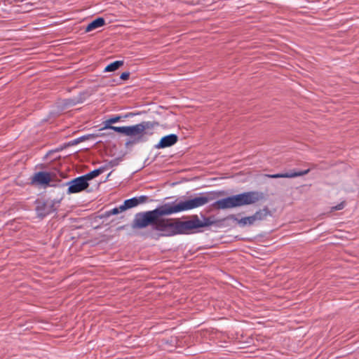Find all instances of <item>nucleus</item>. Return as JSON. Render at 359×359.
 Masks as SVG:
<instances>
[{
	"label": "nucleus",
	"instance_id": "1",
	"mask_svg": "<svg viewBox=\"0 0 359 359\" xmlns=\"http://www.w3.org/2000/svg\"><path fill=\"white\" fill-rule=\"evenodd\" d=\"M169 215L165 204L158 205L152 210L140 212L135 215L131 226L133 229H142L151 226L154 231L159 232L158 236H163L166 229L167 219L163 216Z\"/></svg>",
	"mask_w": 359,
	"mask_h": 359
},
{
	"label": "nucleus",
	"instance_id": "2",
	"mask_svg": "<svg viewBox=\"0 0 359 359\" xmlns=\"http://www.w3.org/2000/svg\"><path fill=\"white\" fill-rule=\"evenodd\" d=\"M263 197L262 193L256 191H245L217 200L212 203L218 209H227L255 204Z\"/></svg>",
	"mask_w": 359,
	"mask_h": 359
},
{
	"label": "nucleus",
	"instance_id": "3",
	"mask_svg": "<svg viewBox=\"0 0 359 359\" xmlns=\"http://www.w3.org/2000/svg\"><path fill=\"white\" fill-rule=\"evenodd\" d=\"M199 232H202V231L198 230L196 222V215H194L191 219L187 221L177 220L175 222H171L170 219H167L166 229L163 236L187 235Z\"/></svg>",
	"mask_w": 359,
	"mask_h": 359
},
{
	"label": "nucleus",
	"instance_id": "4",
	"mask_svg": "<svg viewBox=\"0 0 359 359\" xmlns=\"http://www.w3.org/2000/svg\"><path fill=\"white\" fill-rule=\"evenodd\" d=\"M158 126V123L156 121H146L133 125L134 138L127 141L125 144L126 147L147 142L149 137L153 134L154 128Z\"/></svg>",
	"mask_w": 359,
	"mask_h": 359
},
{
	"label": "nucleus",
	"instance_id": "5",
	"mask_svg": "<svg viewBox=\"0 0 359 359\" xmlns=\"http://www.w3.org/2000/svg\"><path fill=\"white\" fill-rule=\"evenodd\" d=\"M169 215L194 209L191 198L165 203Z\"/></svg>",
	"mask_w": 359,
	"mask_h": 359
},
{
	"label": "nucleus",
	"instance_id": "6",
	"mask_svg": "<svg viewBox=\"0 0 359 359\" xmlns=\"http://www.w3.org/2000/svg\"><path fill=\"white\" fill-rule=\"evenodd\" d=\"M36 212L39 217L43 218L47 215L54 212L55 203H60V200H36Z\"/></svg>",
	"mask_w": 359,
	"mask_h": 359
},
{
	"label": "nucleus",
	"instance_id": "7",
	"mask_svg": "<svg viewBox=\"0 0 359 359\" xmlns=\"http://www.w3.org/2000/svg\"><path fill=\"white\" fill-rule=\"evenodd\" d=\"M62 187L67 186V193L68 194H76L81 192L86 189L88 186L89 183L86 181V179L81 175L79 177H77L69 182H67L65 183H63Z\"/></svg>",
	"mask_w": 359,
	"mask_h": 359
},
{
	"label": "nucleus",
	"instance_id": "8",
	"mask_svg": "<svg viewBox=\"0 0 359 359\" xmlns=\"http://www.w3.org/2000/svg\"><path fill=\"white\" fill-rule=\"evenodd\" d=\"M215 198V195L212 192H201L191 198L194 209L214 201Z\"/></svg>",
	"mask_w": 359,
	"mask_h": 359
},
{
	"label": "nucleus",
	"instance_id": "9",
	"mask_svg": "<svg viewBox=\"0 0 359 359\" xmlns=\"http://www.w3.org/2000/svg\"><path fill=\"white\" fill-rule=\"evenodd\" d=\"M51 181L50 173L44 171H39L34 174L32 177L31 183L33 184H39L41 186H50V182ZM54 187L55 185H51Z\"/></svg>",
	"mask_w": 359,
	"mask_h": 359
},
{
	"label": "nucleus",
	"instance_id": "10",
	"mask_svg": "<svg viewBox=\"0 0 359 359\" xmlns=\"http://www.w3.org/2000/svg\"><path fill=\"white\" fill-rule=\"evenodd\" d=\"M178 136L176 134H169L162 137L159 142L154 145L156 149H165L175 144L178 141Z\"/></svg>",
	"mask_w": 359,
	"mask_h": 359
},
{
	"label": "nucleus",
	"instance_id": "11",
	"mask_svg": "<svg viewBox=\"0 0 359 359\" xmlns=\"http://www.w3.org/2000/svg\"><path fill=\"white\" fill-rule=\"evenodd\" d=\"M310 171V169L304 170H290L284 173H278L270 175L271 178H292L306 175Z\"/></svg>",
	"mask_w": 359,
	"mask_h": 359
},
{
	"label": "nucleus",
	"instance_id": "12",
	"mask_svg": "<svg viewBox=\"0 0 359 359\" xmlns=\"http://www.w3.org/2000/svg\"><path fill=\"white\" fill-rule=\"evenodd\" d=\"M86 95V93H85V92L80 93L78 95H76L75 97L65 99L63 104L65 107H72V106H75L78 104L83 103L86 100V97H85Z\"/></svg>",
	"mask_w": 359,
	"mask_h": 359
},
{
	"label": "nucleus",
	"instance_id": "13",
	"mask_svg": "<svg viewBox=\"0 0 359 359\" xmlns=\"http://www.w3.org/2000/svg\"><path fill=\"white\" fill-rule=\"evenodd\" d=\"M229 218L236 222L239 226L244 227L245 226L252 225L255 222L252 215L238 219L236 215H231Z\"/></svg>",
	"mask_w": 359,
	"mask_h": 359
},
{
	"label": "nucleus",
	"instance_id": "14",
	"mask_svg": "<svg viewBox=\"0 0 359 359\" xmlns=\"http://www.w3.org/2000/svg\"><path fill=\"white\" fill-rule=\"evenodd\" d=\"M112 130L123 134L126 136L130 137V140H133L134 133H133V126H114L112 128Z\"/></svg>",
	"mask_w": 359,
	"mask_h": 359
},
{
	"label": "nucleus",
	"instance_id": "15",
	"mask_svg": "<svg viewBox=\"0 0 359 359\" xmlns=\"http://www.w3.org/2000/svg\"><path fill=\"white\" fill-rule=\"evenodd\" d=\"M203 220H200L198 215H196V222L198 230H201V228L210 226L215 224V221L210 217H205L203 215H201Z\"/></svg>",
	"mask_w": 359,
	"mask_h": 359
},
{
	"label": "nucleus",
	"instance_id": "16",
	"mask_svg": "<svg viewBox=\"0 0 359 359\" xmlns=\"http://www.w3.org/2000/svg\"><path fill=\"white\" fill-rule=\"evenodd\" d=\"M105 23L104 19L99 17L90 22L86 27V32H89L97 28L101 27Z\"/></svg>",
	"mask_w": 359,
	"mask_h": 359
},
{
	"label": "nucleus",
	"instance_id": "17",
	"mask_svg": "<svg viewBox=\"0 0 359 359\" xmlns=\"http://www.w3.org/2000/svg\"><path fill=\"white\" fill-rule=\"evenodd\" d=\"M107 168V165L101 166L98 168H96L83 175H82L84 179H86V181L88 182L89 180L95 178V177H97L99 175L102 173Z\"/></svg>",
	"mask_w": 359,
	"mask_h": 359
},
{
	"label": "nucleus",
	"instance_id": "18",
	"mask_svg": "<svg viewBox=\"0 0 359 359\" xmlns=\"http://www.w3.org/2000/svg\"><path fill=\"white\" fill-rule=\"evenodd\" d=\"M270 212L267 208H264L262 210H259L256 211V212L252 215L254 217L255 222L256 221H262L264 220L269 215Z\"/></svg>",
	"mask_w": 359,
	"mask_h": 359
},
{
	"label": "nucleus",
	"instance_id": "19",
	"mask_svg": "<svg viewBox=\"0 0 359 359\" xmlns=\"http://www.w3.org/2000/svg\"><path fill=\"white\" fill-rule=\"evenodd\" d=\"M123 65V60L114 61V62L107 65L105 67V68L104 69V72H114L116 69H118Z\"/></svg>",
	"mask_w": 359,
	"mask_h": 359
},
{
	"label": "nucleus",
	"instance_id": "20",
	"mask_svg": "<svg viewBox=\"0 0 359 359\" xmlns=\"http://www.w3.org/2000/svg\"><path fill=\"white\" fill-rule=\"evenodd\" d=\"M95 137V135L93 134L82 135L81 137H79L74 140H72L68 142L67 145V146H73V145L79 144V142L87 140H88L91 137Z\"/></svg>",
	"mask_w": 359,
	"mask_h": 359
},
{
	"label": "nucleus",
	"instance_id": "21",
	"mask_svg": "<svg viewBox=\"0 0 359 359\" xmlns=\"http://www.w3.org/2000/svg\"><path fill=\"white\" fill-rule=\"evenodd\" d=\"M124 201L126 202V205H127L128 209L135 208L138 205L135 196L126 199Z\"/></svg>",
	"mask_w": 359,
	"mask_h": 359
},
{
	"label": "nucleus",
	"instance_id": "22",
	"mask_svg": "<svg viewBox=\"0 0 359 359\" xmlns=\"http://www.w3.org/2000/svg\"><path fill=\"white\" fill-rule=\"evenodd\" d=\"M120 213L118 210V208L117 207H114V208L109 210H107L104 212V216L105 217H110L111 215H117Z\"/></svg>",
	"mask_w": 359,
	"mask_h": 359
},
{
	"label": "nucleus",
	"instance_id": "23",
	"mask_svg": "<svg viewBox=\"0 0 359 359\" xmlns=\"http://www.w3.org/2000/svg\"><path fill=\"white\" fill-rule=\"evenodd\" d=\"M113 126L109 119L103 121V126L100 130H112Z\"/></svg>",
	"mask_w": 359,
	"mask_h": 359
},
{
	"label": "nucleus",
	"instance_id": "24",
	"mask_svg": "<svg viewBox=\"0 0 359 359\" xmlns=\"http://www.w3.org/2000/svg\"><path fill=\"white\" fill-rule=\"evenodd\" d=\"M137 199V205L144 203L148 200V196L146 195H141L140 196H135Z\"/></svg>",
	"mask_w": 359,
	"mask_h": 359
},
{
	"label": "nucleus",
	"instance_id": "25",
	"mask_svg": "<svg viewBox=\"0 0 359 359\" xmlns=\"http://www.w3.org/2000/svg\"><path fill=\"white\" fill-rule=\"evenodd\" d=\"M111 124L116 123L122 119V115H115L108 118Z\"/></svg>",
	"mask_w": 359,
	"mask_h": 359
},
{
	"label": "nucleus",
	"instance_id": "26",
	"mask_svg": "<svg viewBox=\"0 0 359 359\" xmlns=\"http://www.w3.org/2000/svg\"><path fill=\"white\" fill-rule=\"evenodd\" d=\"M118 208V210L119 211V212H121L123 211H125L126 210L128 209L127 205H126V202L124 201L123 204H121V205H119Z\"/></svg>",
	"mask_w": 359,
	"mask_h": 359
},
{
	"label": "nucleus",
	"instance_id": "27",
	"mask_svg": "<svg viewBox=\"0 0 359 359\" xmlns=\"http://www.w3.org/2000/svg\"><path fill=\"white\" fill-rule=\"evenodd\" d=\"M130 76V72H124L120 75V79L122 80H127Z\"/></svg>",
	"mask_w": 359,
	"mask_h": 359
},
{
	"label": "nucleus",
	"instance_id": "28",
	"mask_svg": "<svg viewBox=\"0 0 359 359\" xmlns=\"http://www.w3.org/2000/svg\"><path fill=\"white\" fill-rule=\"evenodd\" d=\"M344 205H345L344 203L341 202V203H339L338 205H337L336 206H334V209L335 210H340L344 208Z\"/></svg>",
	"mask_w": 359,
	"mask_h": 359
},
{
	"label": "nucleus",
	"instance_id": "29",
	"mask_svg": "<svg viewBox=\"0 0 359 359\" xmlns=\"http://www.w3.org/2000/svg\"><path fill=\"white\" fill-rule=\"evenodd\" d=\"M136 114H135L133 112H129V113H127V114H126L124 115H122V118H128L133 117Z\"/></svg>",
	"mask_w": 359,
	"mask_h": 359
},
{
	"label": "nucleus",
	"instance_id": "30",
	"mask_svg": "<svg viewBox=\"0 0 359 359\" xmlns=\"http://www.w3.org/2000/svg\"><path fill=\"white\" fill-rule=\"evenodd\" d=\"M109 165H111V167L116 165H117L116 161V160L111 161L109 162Z\"/></svg>",
	"mask_w": 359,
	"mask_h": 359
}]
</instances>
